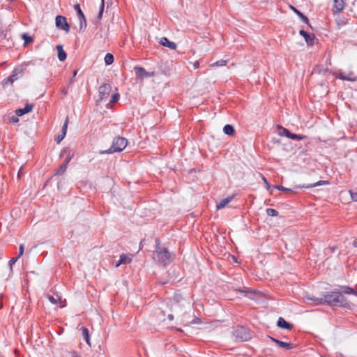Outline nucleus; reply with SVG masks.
Here are the masks:
<instances>
[{"label":"nucleus","instance_id":"nucleus-1","mask_svg":"<svg viewBox=\"0 0 357 357\" xmlns=\"http://www.w3.org/2000/svg\"><path fill=\"white\" fill-rule=\"evenodd\" d=\"M316 305H335L340 307H347L349 305L346 298L340 292H328L322 298L312 299Z\"/></svg>","mask_w":357,"mask_h":357},{"label":"nucleus","instance_id":"nucleus-2","mask_svg":"<svg viewBox=\"0 0 357 357\" xmlns=\"http://www.w3.org/2000/svg\"><path fill=\"white\" fill-rule=\"evenodd\" d=\"M153 259L162 266H167L173 259V255L164 247L158 245L153 255Z\"/></svg>","mask_w":357,"mask_h":357},{"label":"nucleus","instance_id":"nucleus-3","mask_svg":"<svg viewBox=\"0 0 357 357\" xmlns=\"http://www.w3.org/2000/svg\"><path fill=\"white\" fill-rule=\"evenodd\" d=\"M128 141L124 137H116L114 139L112 146L103 153H112L114 152H120L123 151L127 146Z\"/></svg>","mask_w":357,"mask_h":357},{"label":"nucleus","instance_id":"nucleus-4","mask_svg":"<svg viewBox=\"0 0 357 357\" xmlns=\"http://www.w3.org/2000/svg\"><path fill=\"white\" fill-rule=\"evenodd\" d=\"M134 70L137 79L143 80L145 78H149L155 75L154 72H147L142 67L137 66L135 67Z\"/></svg>","mask_w":357,"mask_h":357},{"label":"nucleus","instance_id":"nucleus-5","mask_svg":"<svg viewBox=\"0 0 357 357\" xmlns=\"http://www.w3.org/2000/svg\"><path fill=\"white\" fill-rule=\"evenodd\" d=\"M55 25L58 29H60L66 33L70 31V26L67 22L66 18L63 16L58 15L56 17Z\"/></svg>","mask_w":357,"mask_h":357},{"label":"nucleus","instance_id":"nucleus-6","mask_svg":"<svg viewBox=\"0 0 357 357\" xmlns=\"http://www.w3.org/2000/svg\"><path fill=\"white\" fill-rule=\"evenodd\" d=\"M235 334L237 339L241 341H247L250 338V333L247 331L245 328L240 327L235 330Z\"/></svg>","mask_w":357,"mask_h":357},{"label":"nucleus","instance_id":"nucleus-7","mask_svg":"<svg viewBox=\"0 0 357 357\" xmlns=\"http://www.w3.org/2000/svg\"><path fill=\"white\" fill-rule=\"evenodd\" d=\"M111 89V86L107 84H103L102 86H100L99 96L100 101L106 99L109 96Z\"/></svg>","mask_w":357,"mask_h":357},{"label":"nucleus","instance_id":"nucleus-8","mask_svg":"<svg viewBox=\"0 0 357 357\" xmlns=\"http://www.w3.org/2000/svg\"><path fill=\"white\" fill-rule=\"evenodd\" d=\"M132 257L133 255L131 254H123L120 256V259L116 261L115 266L128 265L132 261Z\"/></svg>","mask_w":357,"mask_h":357},{"label":"nucleus","instance_id":"nucleus-9","mask_svg":"<svg viewBox=\"0 0 357 357\" xmlns=\"http://www.w3.org/2000/svg\"><path fill=\"white\" fill-rule=\"evenodd\" d=\"M345 6L344 0H334L333 6V11L334 13H339L342 12Z\"/></svg>","mask_w":357,"mask_h":357},{"label":"nucleus","instance_id":"nucleus-10","mask_svg":"<svg viewBox=\"0 0 357 357\" xmlns=\"http://www.w3.org/2000/svg\"><path fill=\"white\" fill-rule=\"evenodd\" d=\"M18 78L19 74L17 72V70H15L10 76L8 77L6 79H4L2 82V84L3 86H7L8 85L12 84Z\"/></svg>","mask_w":357,"mask_h":357},{"label":"nucleus","instance_id":"nucleus-11","mask_svg":"<svg viewBox=\"0 0 357 357\" xmlns=\"http://www.w3.org/2000/svg\"><path fill=\"white\" fill-rule=\"evenodd\" d=\"M160 43L162 45L167 47L171 50H175L176 48V44L174 42L169 40L166 37L161 38Z\"/></svg>","mask_w":357,"mask_h":357},{"label":"nucleus","instance_id":"nucleus-12","mask_svg":"<svg viewBox=\"0 0 357 357\" xmlns=\"http://www.w3.org/2000/svg\"><path fill=\"white\" fill-rule=\"evenodd\" d=\"M32 109L33 105L28 104L24 108L17 109L15 112L16 116H21L26 113L30 112L32 110Z\"/></svg>","mask_w":357,"mask_h":357},{"label":"nucleus","instance_id":"nucleus-13","mask_svg":"<svg viewBox=\"0 0 357 357\" xmlns=\"http://www.w3.org/2000/svg\"><path fill=\"white\" fill-rule=\"evenodd\" d=\"M271 339L273 342H275L280 347L285 348L287 350H290L292 348V344L290 342H282L274 337H271Z\"/></svg>","mask_w":357,"mask_h":357},{"label":"nucleus","instance_id":"nucleus-14","mask_svg":"<svg viewBox=\"0 0 357 357\" xmlns=\"http://www.w3.org/2000/svg\"><path fill=\"white\" fill-rule=\"evenodd\" d=\"M277 325L278 327L281 328H284L287 330H291L292 328L291 324L286 321L282 317H280L278 319Z\"/></svg>","mask_w":357,"mask_h":357},{"label":"nucleus","instance_id":"nucleus-15","mask_svg":"<svg viewBox=\"0 0 357 357\" xmlns=\"http://www.w3.org/2000/svg\"><path fill=\"white\" fill-rule=\"evenodd\" d=\"M57 50V56L59 61H63L66 59V54L61 45H59L56 47Z\"/></svg>","mask_w":357,"mask_h":357},{"label":"nucleus","instance_id":"nucleus-16","mask_svg":"<svg viewBox=\"0 0 357 357\" xmlns=\"http://www.w3.org/2000/svg\"><path fill=\"white\" fill-rule=\"evenodd\" d=\"M341 289L342 293L345 294H353L357 296V291L349 286H343L341 287Z\"/></svg>","mask_w":357,"mask_h":357},{"label":"nucleus","instance_id":"nucleus-17","mask_svg":"<svg viewBox=\"0 0 357 357\" xmlns=\"http://www.w3.org/2000/svg\"><path fill=\"white\" fill-rule=\"evenodd\" d=\"M223 132L225 134L229 135V136H233L235 133L234 127L229 124H227L224 126Z\"/></svg>","mask_w":357,"mask_h":357},{"label":"nucleus","instance_id":"nucleus-18","mask_svg":"<svg viewBox=\"0 0 357 357\" xmlns=\"http://www.w3.org/2000/svg\"><path fill=\"white\" fill-rule=\"evenodd\" d=\"M232 199V197H227L222 200H221L218 204L217 208L218 209L222 208L225 207Z\"/></svg>","mask_w":357,"mask_h":357},{"label":"nucleus","instance_id":"nucleus-19","mask_svg":"<svg viewBox=\"0 0 357 357\" xmlns=\"http://www.w3.org/2000/svg\"><path fill=\"white\" fill-rule=\"evenodd\" d=\"M82 335L88 345L91 346L89 332L87 328L82 326Z\"/></svg>","mask_w":357,"mask_h":357},{"label":"nucleus","instance_id":"nucleus-20","mask_svg":"<svg viewBox=\"0 0 357 357\" xmlns=\"http://www.w3.org/2000/svg\"><path fill=\"white\" fill-rule=\"evenodd\" d=\"M79 31H83L85 30L86 27V21L84 17H79Z\"/></svg>","mask_w":357,"mask_h":357},{"label":"nucleus","instance_id":"nucleus-21","mask_svg":"<svg viewBox=\"0 0 357 357\" xmlns=\"http://www.w3.org/2000/svg\"><path fill=\"white\" fill-rule=\"evenodd\" d=\"M304 38L307 44L311 45L313 44L314 35L312 33H307V36L304 37Z\"/></svg>","mask_w":357,"mask_h":357},{"label":"nucleus","instance_id":"nucleus-22","mask_svg":"<svg viewBox=\"0 0 357 357\" xmlns=\"http://www.w3.org/2000/svg\"><path fill=\"white\" fill-rule=\"evenodd\" d=\"M104 60L107 65H110L114 62V56L112 54L107 53L105 55Z\"/></svg>","mask_w":357,"mask_h":357},{"label":"nucleus","instance_id":"nucleus-23","mask_svg":"<svg viewBox=\"0 0 357 357\" xmlns=\"http://www.w3.org/2000/svg\"><path fill=\"white\" fill-rule=\"evenodd\" d=\"M324 184H328V182L326 181H319L313 184L307 185L305 186L303 185V186H302V188H311L317 187V186L324 185Z\"/></svg>","mask_w":357,"mask_h":357},{"label":"nucleus","instance_id":"nucleus-24","mask_svg":"<svg viewBox=\"0 0 357 357\" xmlns=\"http://www.w3.org/2000/svg\"><path fill=\"white\" fill-rule=\"evenodd\" d=\"M104 8H105L104 0H100V3L99 6V13H98V20L101 19L102 14H103Z\"/></svg>","mask_w":357,"mask_h":357},{"label":"nucleus","instance_id":"nucleus-25","mask_svg":"<svg viewBox=\"0 0 357 357\" xmlns=\"http://www.w3.org/2000/svg\"><path fill=\"white\" fill-rule=\"evenodd\" d=\"M337 77L341 79H346V80H349V81H354V80H355V77L351 74H349L347 76L343 75L342 74H340L337 76Z\"/></svg>","mask_w":357,"mask_h":357},{"label":"nucleus","instance_id":"nucleus-26","mask_svg":"<svg viewBox=\"0 0 357 357\" xmlns=\"http://www.w3.org/2000/svg\"><path fill=\"white\" fill-rule=\"evenodd\" d=\"M48 300L52 303V304H56L58 303V301L60 299L59 296H56V297L47 295Z\"/></svg>","mask_w":357,"mask_h":357},{"label":"nucleus","instance_id":"nucleus-27","mask_svg":"<svg viewBox=\"0 0 357 357\" xmlns=\"http://www.w3.org/2000/svg\"><path fill=\"white\" fill-rule=\"evenodd\" d=\"M266 213L268 215L272 216V217L277 216L278 214V211L273 208H267Z\"/></svg>","mask_w":357,"mask_h":357},{"label":"nucleus","instance_id":"nucleus-28","mask_svg":"<svg viewBox=\"0 0 357 357\" xmlns=\"http://www.w3.org/2000/svg\"><path fill=\"white\" fill-rule=\"evenodd\" d=\"M236 291L238 292H240L241 294H243L245 296H247V294L248 293H252L253 291L250 289H248V288H245L243 289H236Z\"/></svg>","mask_w":357,"mask_h":357},{"label":"nucleus","instance_id":"nucleus-29","mask_svg":"<svg viewBox=\"0 0 357 357\" xmlns=\"http://www.w3.org/2000/svg\"><path fill=\"white\" fill-rule=\"evenodd\" d=\"M288 138H290V139H303L304 138L303 136L302 135H296V134H292V133H290V135H288Z\"/></svg>","mask_w":357,"mask_h":357},{"label":"nucleus","instance_id":"nucleus-30","mask_svg":"<svg viewBox=\"0 0 357 357\" xmlns=\"http://www.w3.org/2000/svg\"><path fill=\"white\" fill-rule=\"evenodd\" d=\"M75 9L76 10V11L77 13L78 17H84V13L82 11L79 4H76L75 6Z\"/></svg>","mask_w":357,"mask_h":357},{"label":"nucleus","instance_id":"nucleus-31","mask_svg":"<svg viewBox=\"0 0 357 357\" xmlns=\"http://www.w3.org/2000/svg\"><path fill=\"white\" fill-rule=\"evenodd\" d=\"M227 62L225 60L218 61L211 65V66H225Z\"/></svg>","mask_w":357,"mask_h":357},{"label":"nucleus","instance_id":"nucleus-32","mask_svg":"<svg viewBox=\"0 0 357 357\" xmlns=\"http://www.w3.org/2000/svg\"><path fill=\"white\" fill-rule=\"evenodd\" d=\"M290 133L289 131L285 128H282L281 130L280 131V135L281 136H286L288 137V135H290Z\"/></svg>","mask_w":357,"mask_h":357},{"label":"nucleus","instance_id":"nucleus-33","mask_svg":"<svg viewBox=\"0 0 357 357\" xmlns=\"http://www.w3.org/2000/svg\"><path fill=\"white\" fill-rule=\"evenodd\" d=\"M68 119H66V121L63 126V128H62V130H61V133L63 134V135H66V132H67V128H68Z\"/></svg>","mask_w":357,"mask_h":357},{"label":"nucleus","instance_id":"nucleus-34","mask_svg":"<svg viewBox=\"0 0 357 357\" xmlns=\"http://www.w3.org/2000/svg\"><path fill=\"white\" fill-rule=\"evenodd\" d=\"M119 98V95L118 93L113 94L111 97L110 102H112V103L116 102L118 100Z\"/></svg>","mask_w":357,"mask_h":357},{"label":"nucleus","instance_id":"nucleus-35","mask_svg":"<svg viewBox=\"0 0 357 357\" xmlns=\"http://www.w3.org/2000/svg\"><path fill=\"white\" fill-rule=\"evenodd\" d=\"M65 136H66V135H63V134H62V133H61V134L58 135L56 137V138H55L56 142L58 144H59V143H60V142L63 139V138L65 137Z\"/></svg>","mask_w":357,"mask_h":357},{"label":"nucleus","instance_id":"nucleus-36","mask_svg":"<svg viewBox=\"0 0 357 357\" xmlns=\"http://www.w3.org/2000/svg\"><path fill=\"white\" fill-rule=\"evenodd\" d=\"M262 179H263L264 183L266 185L267 190H270L271 194H273V190H271V185L268 183L266 178L265 177H263Z\"/></svg>","mask_w":357,"mask_h":357},{"label":"nucleus","instance_id":"nucleus-37","mask_svg":"<svg viewBox=\"0 0 357 357\" xmlns=\"http://www.w3.org/2000/svg\"><path fill=\"white\" fill-rule=\"evenodd\" d=\"M273 188L275 189L280 190H283V191H287V192L291 191V189L284 188L281 185H275V186H273Z\"/></svg>","mask_w":357,"mask_h":357},{"label":"nucleus","instance_id":"nucleus-38","mask_svg":"<svg viewBox=\"0 0 357 357\" xmlns=\"http://www.w3.org/2000/svg\"><path fill=\"white\" fill-rule=\"evenodd\" d=\"M24 251V246L23 244H21L19 248V253L17 255L18 257H21L23 255Z\"/></svg>","mask_w":357,"mask_h":357},{"label":"nucleus","instance_id":"nucleus-39","mask_svg":"<svg viewBox=\"0 0 357 357\" xmlns=\"http://www.w3.org/2000/svg\"><path fill=\"white\" fill-rule=\"evenodd\" d=\"M66 168H67V163H65L64 165H63L60 167L59 169L58 170V173L59 174L63 173L66 170Z\"/></svg>","mask_w":357,"mask_h":357},{"label":"nucleus","instance_id":"nucleus-40","mask_svg":"<svg viewBox=\"0 0 357 357\" xmlns=\"http://www.w3.org/2000/svg\"><path fill=\"white\" fill-rule=\"evenodd\" d=\"M19 258H20V257H18V256H17V257H16L12 258V259L9 261V266H10V267H12V266L14 265V264H15V263L18 260V259H19Z\"/></svg>","mask_w":357,"mask_h":357},{"label":"nucleus","instance_id":"nucleus-41","mask_svg":"<svg viewBox=\"0 0 357 357\" xmlns=\"http://www.w3.org/2000/svg\"><path fill=\"white\" fill-rule=\"evenodd\" d=\"M349 193L351 195L352 200L354 202H357V192H353L351 191H349Z\"/></svg>","mask_w":357,"mask_h":357},{"label":"nucleus","instance_id":"nucleus-42","mask_svg":"<svg viewBox=\"0 0 357 357\" xmlns=\"http://www.w3.org/2000/svg\"><path fill=\"white\" fill-rule=\"evenodd\" d=\"M290 8L292 9V10L296 13V15L300 17L303 15L299 10H298L296 8H295L294 6H291Z\"/></svg>","mask_w":357,"mask_h":357},{"label":"nucleus","instance_id":"nucleus-43","mask_svg":"<svg viewBox=\"0 0 357 357\" xmlns=\"http://www.w3.org/2000/svg\"><path fill=\"white\" fill-rule=\"evenodd\" d=\"M23 38H24L25 43H29L31 40V38L26 36V34L23 35Z\"/></svg>","mask_w":357,"mask_h":357},{"label":"nucleus","instance_id":"nucleus-44","mask_svg":"<svg viewBox=\"0 0 357 357\" xmlns=\"http://www.w3.org/2000/svg\"><path fill=\"white\" fill-rule=\"evenodd\" d=\"M10 121H13V123H17L18 122V116H13L10 117Z\"/></svg>","mask_w":357,"mask_h":357},{"label":"nucleus","instance_id":"nucleus-45","mask_svg":"<svg viewBox=\"0 0 357 357\" xmlns=\"http://www.w3.org/2000/svg\"><path fill=\"white\" fill-rule=\"evenodd\" d=\"M301 18V20L305 22V23H307L308 22V19L303 15H302L301 16L299 17Z\"/></svg>","mask_w":357,"mask_h":357},{"label":"nucleus","instance_id":"nucleus-46","mask_svg":"<svg viewBox=\"0 0 357 357\" xmlns=\"http://www.w3.org/2000/svg\"><path fill=\"white\" fill-rule=\"evenodd\" d=\"M300 34L304 38L307 36V33L303 30L300 31Z\"/></svg>","mask_w":357,"mask_h":357},{"label":"nucleus","instance_id":"nucleus-47","mask_svg":"<svg viewBox=\"0 0 357 357\" xmlns=\"http://www.w3.org/2000/svg\"><path fill=\"white\" fill-rule=\"evenodd\" d=\"M193 66L195 68H198L199 66V63L198 61H196L194 63H193Z\"/></svg>","mask_w":357,"mask_h":357},{"label":"nucleus","instance_id":"nucleus-48","mask_svg":"<svg viewBox=\"0 0 357 357\" xmlns=\"http://www.w3.org/2000/svg\"><path fill=\"white\" fill-rule=\"evenodd\" d=\"M168 319H169V320L172 321L174 319V316L172 314H169Z\"/></svg>","mask_w":357,"mask_h":357},{"label":"nucleus","instance_id":"nucleus-49","mask_svg":"<svg viewBox=\"0 0 357 357\" xmlns=\"http://www.w3.org/2000/svg\"><path fill=\"white\" fill-rule=\"evenodd\" d=\"M259 271H257L255 273V275L258 278L259 280L262 279V278L260 275H258Z\"/></svg>","mask_w":357,"mask_h":357},{"label":"nucleus","instance_id":"nucleus-50","mask_svg":"<svg viewBox=\"0 0 357 357\" xmlns=\"http://www.w3.org/2000/svg\"><path fill=\"white\" fill-rule=\"evenodd\" d=\"M353 245L354 247L357 248V239L354 241Z\"/></svg>","mask_w":357,"mask_h":357},{"label":"nucleus","instance_id":"nucleus-51","mask_svg":"<svg viewBox=\"0 0 357 357\" xmlns=\"http://www.w3.org/2000/svg\"><path fill=\"white\" fill-rule=\"evenodd\" d=\"M73 357H82L81 356L78 355L77 354L75 353L73 355Z\"/></svg>","mask_w":357,"mask_h":357},{"label":"nucleus","instance_id":"nucleus-52","mask_svg":"<svg viewBox=\"0 0 357 357\" xmlns=\"http://www.w3.org/2000/svg\"><path fill=\"white\" fill-rule=\"evenodd\" d=\"M70 159H71V158H70V157H68V158H67L66 162V163H67V165H68V162H70Z\"/></svg>","mask_w":357,"mask_h":357},{"label":"nucleus","instance_id":"nucleus-53","mask_svg":"<svg viewBox=\"0 0 357 357\" xmlns=\"http://www.w3.org/2000/svg\"><path fill=\"white\" fill-rule=\"evenodd\" d=\"M77 73V70H75L73 72V77H75L76 76Z\"/></svg>","mask_w":357,"mask_h":357},{"label":"nucleus","instance_id":"nucleus-54","mask_svg":"<svg viewBox=\"0 0 357 357\" xmlns=\"http://www.w3.org/2000/svg\"><path fill=\"white\" fill-rule=\"evenodd\" d=\"M254 271H262V269H257V268H255Z\"/></svg>","mask_w":357,"mask_h":357},{"label":"nucleus","instance_id":"nucleus-55","mask_svg":"<svg viewBox=\"0 0 357 357\" xmlns=\"http://www.w3.org/2000/svg\"><path fill=\"white\" fill-rule=\"evenodd\" d=\"M178 296V295H176V296H174V299H177Z\"/></svg>","mask_w":357,"mask_h":357},{"label":"nucleus","instance_id":"nucleus-56","mask_svg":"<svg viewBox=\"0 0 357 357\" xmlns=\"http://www.w3.org/2000/svg\"><path fill=\"white\" fill-rule=\"evenodd\" d=\"M231 258H232L233 260L236 261V259H235L234 257H232Z\"/></svg>","mask_w":357,"mask_h":357},{"label":"nucleus","instance_id":"nucleus-57","mask_svg":"<svg viewBox=\"0 0 357 357\" xmlns=\"http://www.w3.org/2000/svg\"><path fill=\"white\" fill-rule=\"evenodd\" d=\"M179 299H180V297H178V298H177V299H176V300H177V301H179Z\"/></svg>","mask_w":357,"mask_h":357},{"label":"nucleus","instance_id":"nucleus-58","mask_svg":"<svg viewBox=\"0 0 357 357\" xmlns=\"http://www.w3.org/2000/svg\"><path fill=\"white\" fill-rule=\"evenodd\" d=\"M73 79H74V77H72V79H70V82H73Z\"/></svg>","mask_w":357,"mask_h":357},{"label":"nucleus","instance_id":"nucleus-59","mask_svg":"<svg viewBox=\"0 0 357 357\" xmlns=\"http://www.w3.org/2000/svg\"><path fill=\"white\" fill-rule=\"evenodd\" d=\"M73 79H74V77H72V79H70V82H73Z\"/></svg>","mask_w":357,"mask_h":357}]
</instances>
